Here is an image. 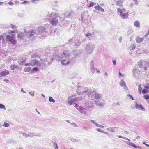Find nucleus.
Returning a JSON list of instances; mask_svg holds the SVG:
<instances>
[{"label": "nucleus", "instance_id": "f257e3e1", "mask_svg": "<svg viewBox=\"0 0 149 149\" xmlns=\"http://www.w3.org/2000/svg\"><path fill=\"white\" fill-rule=\"evenodd\" d=\"M38 58L40 59L38 60V66L43 68L46 66V63L47 61L46 58V53L45 52V50L42 49H39L38 51Z\"/></svg>", "mask_w": 149, "mask_h": 149}, {"label": "nucleus", "instance_id": "f03ea898", "mask_svg": "<svg viewBox=\"0 0 149 149\" xmlns=\"http://www.w3.org/2000/svg\"><path fill=\"white\" fill-rule=\"evenodd\" d=\"M68 52L66 50L63 51V53H56L54 54L53 58L55 60L59 61L62 65H67L69 64V61H68Z\"/></svg>", "mask_w": 149, "mask_h": 149}, {"label": "nucleus", "instance_id": "7ed1b4c3", "mask_svg": "<svg viewBox=\"0 0 149 149\" xmlns=\"http://www.w3.org/2000/svg\"><path fill=\"white\" fill-rule=\"evenodd\" d=\"M68 53V60L69 61V64L74 61L77 56L79 55L81 53V52L79 49H75L73 51L70 53L68 50H66Z\"/></svg>", "mask_w": 149, "mask_h": 149}, {"label": "nucleus", "instance_id": "20e7f679", "mask_svg": "<svg viewBox=\"0 0 149 149\" xmlns=\"http://www.w3.org/2000/svg\"><path fill=\"white\" fill-rule=\"evenodd\" d=\"M45 28L43 26H40L38 27V37L40 39H43L47 37L48 34L45 31Z\"/></svg>", "mask_w": 149, "mask_h": 149}, {"label": "nucleus", "instance_id": "39448f33", "mask_svg": "<svg viewBox=\"0 0 149 149\" xmlns=\"http://www.w3.org/2000/svg\"><path fill=\"white\" fill-rule=\"evenodd\" d=\"M95 47V45L92 43H87L85 47V50L88 54H91L93 51Z\"/></svg>", "mask_w": 149, "mask_h": 149}, {"label": "nucleus", "instance_id": "423d86ee", "mask_svg": "<svg viewBox=\"0 0 149 149\" xmlns=\"http://www.w3.org/2000/svg\"><path fill=\"white\" fill-rule=\"evenodd\" d=\"M88 89L87 88H84L83 87H78L76 89V92L79 95H81L82 93H86L88 91Z\"/></svg>", "mask_w": 149, "mask_h": 149}, {"label": "nucleus", "instance_id": "0eeeda50", "mask_svg": "<svg viewBox=\"0 0 149 149\" xmlns=\"http://www.w3.org/2000/svg\"><path fill=\"white\" fill-rule=\"evenodd\" d=\"M117 11L118 14H119L122 19H125L128 17V13L122 12L120 8H118Z\"/></svg>", "mask_w": 149, "mask_h": 149}, {"label": "nucleus", "instance_id": "6e6552de", "mask_svg": "<svg viewBox=\"0 0 149 149\" xmlns=\"http://www.w3.org/2000/svg\"><path fill=\"white\" fill-rule=\"evenodd\" d=\"M69 42L72 43V44L74 46L79 45L81 44V42H79V39H77L76 37L73 38L70 40Z\"/></svg>", "mask_w": 149, "mask_h": 149}, {"label": "nucleus", "instance_id": "1a4fd4ad", "mask_svg": "<svg viewBox=\"0 0 149 149\" xmlns=\"http://www.w3.org/2000/svg\"><path fill=\"white\" fill-rule=\"evenodd\" d=\"M6 40L7 41L10 42L13 45L17 43V41L14 39L13 36L9 35H7L6 36Z\"/></svg>", "mask_w": 149, "mask_h": 149}, {"label": "nucleus", "instance_id": "9d476101", "mask_svg": "<svg viewBox=\"0 0 149 149\" xmlns=\"http://www.w3.org/2000/svg\"><path fill=\"white\" fill-rule=\"evenodd\" d=\"M146 65V61L140 60L138 62V65L139 67L141 68H144V70H146L147 69Z\"/></svg>", "mask_w": 149, "mask_h": 149}, {"label": "nucleus", "instance_id": "9b49d317", "mask_svg": "<svg viewBox=\"0 0 149 149\" xmlns=\"http://www.w3.org/2000/svg\"><path fill=\"white\" fill-rule=\"evenodd\" d=\"M57 17H53L49 20L50 23L53 25L55 26L58 23V19H56Z\"/></svg>", "mask_w": 149, "mask_h": 149}, {"label": "nucleus", "instance_id": "f8f14e48", "mask_svg": "<svg viewBox=\"0 0 149 149\" xmlns=\"http://www.w3.org/2000/svg\"><path fill=\"white\" fill-rule=\"evenodd\" d=\"M88 17V14L86 13H83L81 14V20L84 22H85Z\"/></svg>", "mask_w": 149, "mask_h": 149}, {"label": "nucleus", "instance_id": "ddd939ff", "mask_svg": "<svg viewBox=\"0 0 149 149\" xmlns=\"http://www.w3.org/2000/svg\"><path fill=\"white\" fill-rule=\"evenodd\" d=\"M74 13V12L72 11L66 12L64 14V16L66 18H70L73 16Z\"/></svg>", "mask_w": 149, "mask_h": 149}, {"label": "nucleus", "instance_id": "4468645a", "mask_svg": "<svg viewBox=\"0 0 149 149\" xmlns=\"http://www.w3.org/2000/svg\"><path fill=\"white\" fill-rule=\"evenodd\" d=\"M135 107L137 109L143 111H145V108L143 107L142 105L140 104L137 103L135 104Z\"/></svg>", "mask_w": 149, "mask_h": 149}, {"label": "nucleus", "instance_id": "2eb2a0df", "mask_svg": "<svg viewBox=\"0 0 149 149\" xmlns=\"http://www.w3.org/2000/svg\"><path fill=\"white\" fill-rule=\"evenodd\" d=\"M35 34L34 30L33 29H31L26 33L27 36L29 38L32 37Z\"/></svg>", "mask_w": 149, "mask_h": 149}, {"label": "nucleus", "instance_id": "dca6fc26", "mask_svg": "<svg viewBox=\"0 0 149 149\" xmlns=\"http://www.w3.org/2000/svg\"><path fill=\"white\" fill-rule=\"evenodd\" d=\"M103 100L102 99H100V100H97L95 101V104L97 106L100 107H102L103 106L102 101Z\"/></svg>", "mask_w": 149, "mask_h": 149}, {"label": "nucleus", "instance_id": "f3484780", "mask_svg": "<svg viewBox=\"0 0 149 149\" xmlns=\"http://www.w3.org/2000/svg\"><path fill=\"white\" fill-rule=\"evenodd\" d=\"M124 142H125V143H126L127 144L130 145L131 146H132L134 148H139V147L136 145H135L132 142H130V140H128V141H123Z\"/></svg>", "mask_w": 149, "mask_h": 149}, {"label": "nucleus", "instance_id": "a211bd4d", "mask_svg": "<svg viewBox=\"0 0 149 149\" xmlns=\"http://www.w3.org/2000/svg\"><path fill=\"white\" fill-rule=\"evenodd\" d=\"M26 62V60L22 58L18 59V63L19 65H22Z\"/></svg>", "mask_w": 149, "mask_h": 149}, {"label": "nucleus", "instance_id": "6ab92c4d", "mask_svg": "<svg viewBox=\"0 0 149 149\" xmlns=\"http://www.w3.org/2000/svg\"><path fill=\"white\" fill-rule=\"evenodd\" d=\"M77 97H76L75 98L73 99L71 97H69L68 99L70 100L68 101V103L70 105H71L72 103L75 102V101L77 99Z\"/></svg>", "mask_w": 149, "mask_h": 149}, {"label": "nucleus", "instance_id": "aec40b11", "mask_svg": "<svg viewBox=\"0 0 149 149\" xmlns=\"http://www.w3.org/2000/svg\"><path fill=\"white\" fill-rule=\"evenodd\" d=\"M133 77H136V73L139 74L140 72L139 70L136 68H134L133 70Z\"/></svg>", "mask_w": 149, "mask_h": 149}, {"label": "nucleus", "instance_id": "412c9836", "mask_svg": "<svg viewBox=\"0 0 149 149\" xmlns=\"http://www.w3.org/2000/svg\"><path fill=\"white\" fill-rule=\"evenodd\" d=\"M84 33L86 37H92L93 36L94 34V33L93 31L90 32L88 31L87 33L86 32H84Z\"/></svg>", "mask_w": 149, "mask_h": 149}, {"label": "nucleus", "instance_id": "4be33fe9", "mask_svg": "<svg viewBox=\"0 0 149 149\" xmlns=\"http://www.w3.org/2000/svg\"><path fill=\"white\" fill-rule=\"evenodd\" d=\"M48 17H52L55 16L56 17H58V14L57 13H51L50 14L49 13L48 15Z\"/></svg>", "mask_w": 149, "mask_h": 149}, {"label": "nucleus", "instance_id": "5701e85b", "mask_svg": "<svg viewBox=\"0 0 149 149\" xmlns=\"http://www.w3.org/2000/svg\"><path fill=\"white\" fill-rule=\"evenodd\" d=\"M9 74L8 71H3L0 72V75L3 76H5Z\"/></svg>", "mask_w": 149, "mask_h": 149}, {"label": "nucleus", "instance_id": "b1692460", "mask_svg": "<svg viewBox=\"0 0 149 149\" xmlns=\"http://www.w3.org/2000/svg\"><path fill=\"white\" fill-rule=\"evenodd\" d=\"M94 8L95 9L99 11H100L102 12H104V9L102 8L99 6V5L97 6H95L94 7Z\"/></svg>", "mask_w": 149, "mask_h": 149}, {"label": "nucleus", "instance_id": "393cba45", "mask_svg": "<svg viewBox=\"0 0 149 149\" xmlns=\"http://www.w3.org/2000/svg\"><path fill=\"white\" fill-rule=\"evenodd\" d=\"M94 97L95 99H99L101 97V95L95 91L94 94Z\"/></svg>", "mask_w": 149, "mask_h": 149}, {"label": "nucleus", "instance_id": "a878e982", "mask_svg": "<svg viewBox=\"0 0 149 149\" xmlns=\"http://www.w3.org/2000/svg\"><path fill=\"white\" fill-rule=\"evenodd\" d=\"M118 128L116 127H110L109 129V131L112 132H116L118 130Z\"/></svg>", "mask_w": 149, "mask_h": 149}, {"label": "nucleus", "instance_id": "bb28decb", "mask_svg": "<svg viewBox=\"0 0 149 149\" xmlns=\"http://www.w3.org/2000/svg\"><path fill=\"white\" fill-rule=\"evenodd\" d=\"M77 109L78 111H79L80 112L82 113H84L85 112L84 111V109L83 108V107L81 106H80L79 107V108H77Z\"/></svg>", "mask_w": 149, "mask_h": 149}, {"label": "nucleus", "instance_id": "cd10ccee", "mask_svg": "<svg viewBox=\"0 0 149 149\" xmlns=\"http://www.w3.org/2000/svg\"><path fill=\"white\" fill-rule=\"evenodd\" d=\"M25 36V34L23 33L20 32L17 34L18 38L22 39Z\"/></svg>", "mask_w": 149, "mask_h": 149}, {"label": "nucleus", "instance_id": "c85d7f7f", "mask_svg": "<svg viewBox=\"0 0 149 149\" xmlns=\"http://www.w3.org/2000/svg\"><path fill=\"white\" fill-rule=\"evenodd\" d=\"M37 63V61L36 60H32L30 62V64L31 65L33 66L36 65Z\"/></svg>", "mask_w": 149, "mask_h": 149}, {"label": "nucleus", "instance_id": "c756f323", "mask_svg": "<svg viewBox=\"0 0 149 149\" xmlns=\"http://www.w3.org/2000/svg\"><path fill=\"white\" fill-rule=\"evenodd\" d=\"M134 25L137 27H139L140 26V23L139 21H136L134 23Z\"/></svg>", "mask_w": 149, "mask_h": 149}, {"label": "nucleus", "instance_id": "7c9ffc66", "mask_svg": "<svg viewBox=\"0 0 149 149\" xmlns=\"http://www.w3.org/2000/svg\"><path fill=\"white\" fill-rule=\"evenodd\" d=\"M95 89L93 90V91H89L87 93V94L89 96L92 95L93 96L94 95L95 93Z\"/></svg>", "mask_w": 149, "mask_h": 149}, {"label": "nucleus", "instance_id": "2f4dec72", "mask_svg": "<svg viewBox=\"0 0 149 149\" xmlns=\"http://www.w3.org/2000/svg\"><path fill=\"white\" fill-rule=\"evenodd\" d=\"M123 2V0H119L116 2V5L118 6H122V3Z\"/></svg>", "mask_w": 149, "mask_h": 149}, {"label": "nucleus", "instance_id": "473e14b6", "mask_svg": "<svg viewBox=\"0 0 149 149\" xmlns=\"http://www.w3.org/2000/svg\"><path fill=\"white\" fill-rule=\"evenodd\" d=\"M52 142L53 143V146L54 148L55 149H58V146L56 143L55 142H54L52 141Z\"/></svg>", "mask_w": 149, "mask_h": 149}, {"label": "nucleus", "instance_id": "72a5a7b5", "mask_svg": "<svg viewBox=\"0 0 149 149\" xmlns=\"http://www.w3.org/2000/svg\"><path fill=\"white\" fill-rule=\"evenodd\" d=\"M136 44H133L131 45L130 47V50H133L136 47Z\"/></svg>", "mask_w": 149, "mask_h": 149}, {"label": "nucleus", "instance_id": "f704fd0d", "mask_svg": "<svg viewBox=\"0 0 149 149\" xmlns=\"http://www.w3.org/2000/svg\"><path fill=\"white\" fill-rule=\"evenodd\" d=\"M142 38H140L139 37H138L136 38V41L137 43H140L142 42Z\"/></svg>", "mask_w": 149, "mask_h": 149}, {"label": "nucleus", "instance_id": "c9c22d12", "mask_svg": "<svg viewBox=\"0 0 149 149\" xmlns=\"http://www.w3.org/2000/svg\"><path fill=\"white\" fill-rule=\"evenodd\" d=\"M120 85L122 87H123L125 86L126 84L125 81L121 80V81L120 82Z\"/></svg>", "mask_w": 149, "mask_h": 149}, {"label": "nucleus", "instance_id": "e433bc0d", "mask_svg": "<svg viewBox=\"0 0 149 149\" xmlns=\"http://www.w3.org/2000/svg\"><path fill=\"white\" fill-rule=\"evenodd\" d=\"M11 69L12 70H14L15 68H17V66L15 65H12L10 66Z\"/></svg>", "mask_w": 149, "mask_h": 149}, {"label": "nucleus", "instance_id": "4c0bfd02", "mask_svg": "<svg viewBox=\"0 0 149 149\" xmlns=\"http://www.w3.org/2000/svg\"><path fill=\"white\" fill-rule=\"evenodd\" d=\"M91 122L94 124L96 126L98 127H99L100 125L97 124V123H96L95 120H91Z\"/></svg>", "mask_w": 149, "mask_h": 149}, {"label": "nucleus", "instance_id": "58836bf2", "mask_svg": "<svg viewBox=\"0 0 149 149\" xmlns=\"http://www.w3.org/2000/svg\"><path fill=\"white\" fill-rule=\"evenodd\" d=\"M31 70V68L30 67H26L24 68V70L25 72H29Z\"/></svg>", "mask_w": 149, "mask_h": 149}, {"label": "nucleus", "instance_id": "ea45409f", "mask_svg": "<svg viewBox=\"0 0 149 149\" xmlns=\"http://www.w3.org/2000/svg\"><path fill=\"white\" fill-rule=\"evenodd\" d=\"M49 101L51 102H55V100L51 96L49 97Z\"/></svg>", "mask_w": 149, "mask_h": 149}, {"label": "nucleus", "instance_id": "a19ab883", "mask_svg": "<svg viewBox=\"0 0 149 149\" xmlns=\"http://www.w3.org/2000/svg\"><path fill=\"white\" fill-rule=\"evenodd\" d=\"M90 70L92 73H94L95 72V68L94 66L90 67Z\"/></svg>", "mask_w": 149, "mask_h": 149}, {"label": "nucleus", "instance_id": "79ce46f5", "mask_svg": "<svg viewBox=\"0 0 149 149\" xmlns=\"http://www.w3.org/2000/svg\"><path fill=\"white\" fill-rule=\"evenodd\" d=\"M37 71V68L34 67L33 69L31 71L30 73H33L35 71Z\"/></svg>", "mask_w": 149, "mask_h": 149}, {"label": "nucleus", "instance_id": "37998d69", "mask_svg": "<svg viewBox=\"0 0 149 149\" xmlns=\"http://www.w3.org/2000/svg\"><path fill=\"white\" fill-rule=\"evenodd\" d=\"M96 4V3H95L91 2V3L89 5V7H93L94 5H95Z\"/></svg>", "mask_w": 149, "mask_h": 149}, {"label": "nucleus", "instance_id": "c03bdc74", "mask_svg": "<svg viewBox=\"0 0 149 149\" xmlns=\"http://www.w3.org/2000/svg\"><path fill=\"white\" fill-rule=\"evenodd\" d=\"M0 109H3L4 110H6V108L5 107V106L2 104H0Z\"/></svg>", "mask_w": 149, "mask_h": 149}, {"label": "nucleus", "instance_id": "a18cd8bd", "mask_svg": "<svg viewBox=\"0 0 149 149\" xmlns=\"http://www.w3.org/2000/svg\"><path fill=\"white\" fill-rule=\"evenodd\" d=\"M29 133V136H30V137H32L33 136H36V135L35 134L33 133L29 132V133Z\"/></svg>", "mask_w": 149, "mask_h": 149}, {"label": "nucleus", "instance_id": "49530a36", "mask_svg": "<svg viewBox=\"0 0 149 149\" xmlns=\"http://www.w3.org/2000/svg\"><path fill=\"white\" fill-rule=\"evenodd\" d=\"M142 92L143 94H146L148 93V91L146 89H144L142 91Z\"/></svg>", "mask_w": 149, "mask_h": 149}, {"label": "nucleus", "instance_id": "de8ad7c7", "mask_svg": "<svg viewBox=\"0 0 149 149\" xmlns=\"http://www.w3.org/2000/svg\"><path fill=\"white\" fill-rule=\"evenodd\" d=\"M18 16L20 17H23L24 16V14L22 13H18Z\"/></svg>", "mask_w": 149, "mask_h": 149}, {"label": "nucleus", "instance_id": "09e8293b", "mask_svg": "<svg viewBox=\"0 0 149 149\" xmlns=\"http://www.w3.org/2000/svg\"><path fill=\"white\" fill-rule=\"evenodd\" d=\"M141 84H140L139 85V88H138V90L139 92V93H141V90L142 89V88L141 87Z\"/></svg>", "mask_w": 149, "mask_h": 149}, {"label": "nucleus", "instance_id": "8fccbe9b", "mask_svg": "<svg viewBox=\"0 0 149 149\" xmlns=\"http://www.w3.org/2000/svg\"><path fill=\"white\" fill-rule=\"evenodd\" d=\"M144 98L146 100L149 99V95L146 94L143 96Z\"/></svg>", "mask_w": 149, "mask_h": 149}, {"label": "nucleus", "instance_id": "3c124183", "mask_svg": "<svg viewBox=\"0 0 149 149\" xmlns=\"http://www.w3.org/2000/svg\"><path fill=\"white\" fill-rule=\"evenodd\" d=\"M127 96L129 97L130 99H131L132 100H134V98L130 94H128L127 95Z\"/></svg>", "mask_w": 149, "mask_h": 149}, {"label": "nucleus", "instance_id": "603ef678", "mask_svg": "<svg viewBox=\"0 0 149 149\" xmlns=\"http://www.w3.org/2000/svg\"><path fill=\"white\" fill-rule=\"evenodd\" d=\"M9 124L8 123L6 122H4V124L3 125V126L6 127H8L9 126Z\"/></svg>", "mask_w": 149, "mask_h": 149}, {"label": "nucleus", "instance_id": "864d4df0", "mask_svg": "<svg viewBox=\"0 0 149 149\" xmlns=\"http://www.w3.org/2000/svg\"><path fill=\"white\" fill-rule=\"evenodd\" d=\"M117 136L119 138H123L124 139H126L127 140H130V139H128V138H127L126 137H123L122 136Z\"/></svg>", "mask_w": 149, "mask_h": 149}, {"label": "nucleus", "instance_id": "5fc2aeb1", "mask_svg": "<svg viewBox=\"0 0 149 149\" xmlns=\"http://www.w3.org/2000/svg\"><path fill=\"white\" fill-rule=\"evenodd\" d=\"M23 136L24 137H25L26 138H27L28 137H29V133H28V134H26L24 133H22Z\"/></svg>", "mask_w": 149, "mask_h": 149}, {"label": "nucleus", "instance_id": "6e6d98bb", "mask_svg": "<svg viewBox=\"0 0 149 149\" xmlns=\"http://www.w3.org/2000/svg\"><path fill=\"white\" fill-rule=\"evenodd\" d=\"M29 93L32 96H33L34 95V91L29 92Z\"/></svg>", "mask_w": 149, "mask_h": 149}, {"label": "nucleus", "instance_id": "4d7b16f0", "mask_svg": "<svg viewBox=\"0 0 149 149\" xmlns=\"http://www.w3.org/2000/svg\"><path fill=\"white\" fill-rule=\"evenodd\" d=\"M70 140L73 142H77L78 141V140L72 138H71L70 139Z\"/></svg>", "mask_w": 149, "mask_h": 149}, {"label": "nucleus", "instance_id": "13d9d810", "mask_svg": "<svg viewBox=\"0 0 149 149\" xmlns=\"http://www.w3.org/2000/svg\"><path fill=\"white\" fill-rule=\"evenodd\" d=\"M29 2L26 1H24L23 2L21 3L22 4H29Z\"/></svg>", "mask_w": 149, "mask_h": 149}, {"label": "nucleus", "instance_id": "bf43d9fd", "mask_svg": "<svg viewBox=\"0 0 149 149\" xmlns=\"http://www.w3.org/2000/svg\"><path fill=\"white\" fill-rule=\"evenodd\" d=\"M96 130L98 132H100L101 133H104V132L103 130H101L100 129V128H98V129H97Z\"/></svg>", "mask_w": 149, "mask_h": 149}, {"label": "nucleus", "instance_id": "052dcab7", "mask_svg": "<svg viewBox=\"0 0 149 149\" xmlns=\"http://www.w3.org/2000/svg\"><path fill=\"white\" fill-rule=\"evenodd\" d=\"M133 2H134V4L136 5H137L138 4V1L137 0H133Z\"/></svg>", "mask_w": 149, "mask_h": 149}, {"label": "nucleus", "instance_id": "680f3d73", "mask_svg": "<svg viewBox=\"0 0 149 149\" xmlns=\"http://www.w3.org/2000/svg\"><path fill=\"white\" fill-rule=\"evenodd\" d=\"M70 123L72 125H74V126L75 127H77V126L76 123L74 122H72V123Z\"/></svg>", "mask_w": 149, "mask_h": 149}, {"label": "nucleus", "instance_id": "e2e57ef3", "mask_svg": "<svg viewBox=\"0 0 149 149\" xmlns=\"http://www.w3.org/2000/svg\"><path fill=\"white\" fill-rule=\"evenodd\" d=\"M124 89L126 90L127 91L128 90V88L126 86V85L123 86Z\"/></svg>", "mask_w": 149, "mask_h": 149}, {"label": "nucleus", "instance_id": "0e129e2a", "mask_svg": "<svg viewBox=\"0 0 149 149\" xmlns=\"http://www.w3.org/2000/svg\"><path fill=\"white\" fill-rule=\"evenodd\" d=\"M10 27L12 28V29H14L15 27V25H14L12 24H11L10 25Z\"/></svg>", "mask_w": 149, "mask_h": 149}, {"label": "nucleus", "instance_id": "69168bd1", "mask_svg": "<svg viewBox=\"0 0 149 149\" xmlns=\"http://www.w3.org/2000/svg\"><path fill=\"white\" fill-rule=\"evenodd\" d=\"M8 4L10 5H12L14 4V3L12 1H9L8 3Z\"/></svg>", "mask_w": 149, "mask_h": 149}, {"label": "nucleus", "instance_id": "338daca9", "mask_svg": "<svg viewBox=\"0 0 149 149\" xmlns=\"http://www.w3.org/2000/svg\"><path fill=\"white\" fill-rule=\"evenodd\" d=\"M112 62L113 63L114 65H115L116 64V60H114L112 61Z\"/></svg>", "mask_w": 149, "mask_h": 149}, {"label": "nucleus", "instance_id": "774afa93", "mask_svg": "<svg viewBox=\"0 0 149 149\" xmlns=\"http://www.w3.org/2000/svg\"><path fill=\"white\" fill-rule=\"evenodd\" d=\"M146 61V66L149 67V60L147 61Z\"/></svg>", "mask_w": 149, "mask_h": 149}]
</instances>
